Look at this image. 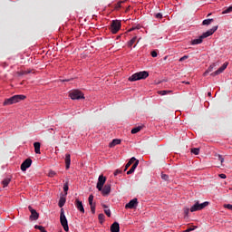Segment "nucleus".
Instances as JSON below:
<instances>
[{"label":"nucleus","instance_id":"obj_42","mask_svg":"<svg viewBox=\"0 0 232 232\" xmlns=\"http://www.w3.org/2000/svg\"><path fill=\"white\" fill-rule=\"evenodd\" d=\"M218 160L221 162V164H223V162H224V158L222 157V155H218Z\"/></svg>","mask_w":232,"mask_h":232},{"label":"nucleus","instance_id":"obj_16","mask_svg":"<svg viewBox=\"0 0 232 232\" xmlns=\"http://www.w3.org/2000/svg\"><path fill=\"white\" fill-rule=\"evenodd\" d=\"M34 153H36L37 155H40L41 154V143L36 141L34 143Z\"/></svg>","mask_w":232,"mask_h":232},{"label":"nucleus","instance_id":"obj_9","mask_svg":"<svg viewBox=\"0 0 232 232\" xmlns=\"http://www.w3.org/2000/svg\"><path fill=\"white\" fill-rule=\"evenodd\" d=\"M138 205H139L138 199L133 198L125 205V209H135V208H137Z\"/></svg>","mask_w":232,"mask_h":232},{"label":"nucleus","instance_id":"obj_17","mask_svg":"<svg viewBox=\"0 0 232 232\" xmlns=\"http://www.w3.org/2000/svg\"><path fill=\"white\" fill-rule=\"evenodd\" d=\"M72 162L70 154H65V168L66 169H70V164Z\"/></svg>","mask_w":232,"mask_h":232},{"label":"nucleus","instance_id":"obj_24","mask_svg":"<svg viewBox=\"0 0 232 232\" xmlns=\"http://www.w3.org/2000/svg\"><path fill=\"white\" fill-rule=\"evenodd\" d=\"M135 160H137V159H135V157H132L129 162L125 165L126 169H128V168H130V166H131V164H133V162H135Z\"/></svg>","mask_w":232,"mask_h":232},{"label":"nucleus","instance_id":"obj_41","mask_svg":"<svg viewBox=\"0 0 232 232\" xmlns=\"http://www.w3.org/2000/svg\"><path fill=\"white\" fill-rule=\"evenodd\" d=\"M155 17H156V19H162V14L157 13V14H155Z\"/></svg>","mask_w":232,"mask_h":232},{"label":"nucleus","instance_id":"obj_39","mask_svg":"<svg viewBox=\"0 0 232 232\" xmlns=\"http://www.w3.org/2000/svg\"><path fill=\"white\" fill-rule=\"evenodd\" d=\"M92 215H95V205L90 206Z\"/></svg>","mask_w":232,"mask_h":232},{"label":"nucleus","instance_id":"obj_45","mask_svg":"<svg viewBox=\"0 0 232 232\" xmlns=\"http://www.w3.org/2000/svg\"><path fill=\"white\" fill-rule=\"evenodd\" d=\"M135 170H133V169H130L128 171H127V175H131L132 173H134Z\"/></svg>","mask_w":232,"mask_h":232},{"label":"nucleus","instance_id":"obj_31","mask_svg":"<svg viewBox=\"0 0 232 232\" xmlns=\"http://www.w3.org/2000/svg\"><path fill=\"white\" fill-rule=\"evenodd\" d=\"M159 95H168V93H171V91H159Z\"/></svg>","mask_w":232,"mask_h":232},{"label":"nucleus","instance_id":"obj_7","mask_svg":"<svg viewBox=\"0 0 232 232\" xmlns=\"http://www.w3.org/2000/svg\"><path fill=\"white\" fill-rule=\"evenodd\" d=\"M104 184H106V177L100 175L96 185L98 191L102 190V188H104Z\"/></svg>","mask_w":232,"mask_h":232},{"label":"nucleus","instance_id":"obj_38","mask_svg":"<svg viewBox=\"0 0 232 232\" xmlns=\"http://www.w3.org/2000/svg\"><path fill=\"white\" fill-rule=\"evenodd\" d=\"M186 59H189V56L184 55L179 59V62L182 63V61H186Z\"/></svg>","mask_w":232,"mask_h":232},{"label":"nucleus","instance_id":"obj_46","mask_svg":"<svg viewBox=\"0 0 232 232\" xmlns=\"http://www.w3.org/2000/svg\"><path fill=\"white\" fill-rule=\"evenodd\" d=\"M225 208H227V209H230L232 211V205L231 204L225 205Z\"/></svg>","mask_w":232,"mask_h":232},{"label":"nucleus","instance_id":"obj_5","mask_svg":"<svg viewBox=\"0 0 232 232\" xmlns=\"http://www.w3.org/2000/svg\"><path fill=\"white\" fill-rule=\"evenodd\" d=\"M207 206H209V202L205 201L203 203H198L196 202L191 208H190V211L191 213H195V211H200L202 209H204V208H207Z\"/></svg>","mask_w":232,"mask_h":232},{"label":"nucleus","instance_id":"obj_55","mask_svg":"<svg viewBox=\"0 0 232 232\" xmlns=\"http://www.w3.org/2000/svg\"><path fill=\"white\" fill-rule=\"evenodd\" d=\"M209 15H211V14H209L208 15V17H209Z\"/></svg>","mask_w":232,"mask_h":232},{"label":"nucleus","instance_id":"obj_22","mask_svg":"<svg viewBox=\"0 0 232 232\" xmlns=\"http://www.w3.org/2000/svg\"><path fill=\"white\" fill-rule=\"evenodd\" d=\"M213 18H211V19H206V20H204L203 22H202V24L204 25V26H209V24H211V23H213Z\"/></svg>","mask_w":232,"mask_h":232},{"label":"nucleus","instance_id":"obj_21","mask_svg":"<svg viewBox=\"0 0 232 232\" xmlns=\"http://www.w3.org/2000/svg\"><path fill=\"white\" fill-rule=\"evenodd\" d=\"M64 204H66V198L61 197L58 203L59 208H63Z\"/></svg>","mask_w":232,"mask_h":232},{"label":"nucleus","instance_id":"obj_36","mask_svg":"<svg viewBox=\"0 0 232 232\" xmlns=\"http://www.w3.org/2000/svg\"><path fill=\"white\" fill-rule=\"evenodd\" d=\"M195 229H197V227H192L187 228L184 232L195 231Z\"/></svg>","mask_w":232,"mask_h":232},{"label":"nucleus","instance_id":"obj_8","mask_svg":"<svg viewBox=\"0 0 232 232\" xmlns=\"http://www.w3.org/2000/svg\"><path fill=\"white\" fill-rule=\"evenodd\" d=\"M217 30H218V25L213 26L210 30H208V31H207V32L202 34L201 39H206V38L213 35V34L216 33Z\"/></svg>","mask_w":232,"mask_h":232},{"label":"nucleus","instance_id":"obj_20","mask_svg":"<svg viewBox=\"0 0 232 232\" xmlns=\"http://www.w3.org/2000/svg\"><path fill=\"white\" fill-rule=\"evenodd\" d=\"M202 41H204V39L202 36H199V38L192 40L191 44H202Z\"/></svg>","mask_w":232,"mask_h":232},{"label":"nucleus","instance_id":"obj_51","mask_svg":"<svg viewBox=\"0 0 232 232\" xmlns=\"http://www.w3.org/2000/svg\"><path fill=\"white\" fill-rule=\"evenodd\" d=\"M133 30H135L134 28H131V29H130V32H133Z\"/></svg>","mask_w":232,"mask_h":232},{"label":"nucleus","instance_id":"obj_47","mask_svg":"<svg viewBox=\"0 0 232 232\" xmlns=\"http://www.w3.org/2000/svg\"><path fill=\"white\" fill-rule=\"evenodd\" d=\"M184 213L185 215H188L189 214V209L188 208H184Z\"/></svg>","mask_w":232,"mask_h":232},{"label":"nucleus","instance_id":"obj_19","mask_svg":"<svg viewBox=\"0 0 232 232\" xmlns=\"http://www.w3.org/2000/svg\"><path fill=\"white\" fill-rule=\"evenodd\" d=\"M215 66H217L216 63H212L208 70L204 72V77H206V75H208V73H211V72H213V69L215 68Z\"/></svg>","mask_w":232,"mask_h":232},{"label":"nucleus","instance_id":"obj_18","mask_svg":"<svg viewBox=\"0 0 232 232\" xmlns=\"http://www.w3.org/2000/svg\"><path fill=\"white\" fill-rule=\"evenodd\" d=\"M121 144V140L114 139L109 144L110 148H115V146Z\"/></svg>","mask_w":232,"mask_h":232},{"label":"nucleus","instance_id":"obj_35","mask_svg":"<svg viewBox=\"0 0 232 232\" xmlns=\"http://www.w3.org/2000/svg\"><path fill=\"white\" fill-rule=\"evenodd\" d=\"M161 179H163V180H169V176H168L167 174H161Z\"/></svg>","mask_w":232,"mask_h":232},{"label":"nucleus","instance_id":"obj_4","mask_svg":"<svg viewBox=\"0 0 232 232\" xmlns=\"http://www.w3.org/2000/svg\"><path fill=\"white\" fill-rule=\"evenodd\" d=\"M69 97L72 101H79V99H84V93L79 90H73L69 92Z\"/></svg>","mask_w":232,"mask_h":232},{"label":"nucleus","instance_id":"obj_12","mask_svg":"<svg viewBox=\"0 0 232 232\" xmlns=\"http://www.w3.org/2000/svg\"><path fill=\"white\" fill-rule=\"evenodd\" d=\"M100 191H102L103 197H108V194L111 192V185L106 184Z\"/></svg>","mask_w":232,"mask_h":232},{"label":"nucleus","instance_id":"obj_50","mask_svg":"<svg viewBox=\"0 0 232 232\" xmlns=\"http://www.w3.org/2000/svg\"><path fill=\"white\" fill-rule=\"evenodd\" d=\"M69 80H63V82H68Z\"/></svg>","mask_w":232,"mask_h":232},{"label":"nucleus","instance_id":"obj_15","mask_svg":"<svg viewBox=\"0 0 232 232\" xmlns=\"http://www.w3.org/2000/svg\"><path fill=\"white\" fill-rule=\"evenodd\" d=\"M111 232H120V231H121V227H120L119 223L114 222V223L111 226Z\"/></svg>","mask_w":232,"mask_h":232},{"label":"nucleus","instance_id":"obj_49","mask_svg":"<svg viewBox=\"0 0 232 232\" xmlns=\"http://www.w3.org/2000/svg\"><path fill=\"white\" fill-rule=\"evenodd\" d=\"M102 208H104V209H107V208H108V206L103 205Z\"/></svg>","mask_w":232,"mask_h":232},{"label":"nucleus","instance_id":"obj_52","mask_svg":"<svg viewBox=\"0 0 232 232\" xmlns=\"http://www.w3.org/2000/svg\"><path fill=\"white\" fill-rule=\"evenodd\" d=\"M208 97H211V92H208Z\"/></svg>","mask_w":232,"mask_h":232},{"label":"nucleus","instance_id":"obj_28","mask_svg":"<svg viewBox=\"0 0 232 232\" xmlns=\"http://www.w3.org/2000/svg\"><path fill=\"white\" fill-rule=\"evenodd\" d=\"M191 153H193L194 155H198V153H200V149L193 148L191 149Z\"/></svg>","mask_w":232,"mask_h":232},{"label":"nucleus","instance_id":"obj_26","mask_svg":"<svg viewBox=\"0 0 232 232\" xmlns=\"http://www.w3.org/2000/svg\"><path fill=\"white\" fill-rule=\"evenodd\" d=\"M140 130H142V127L138 126V127L133 128V129L131 130V133H132V134L139 133V131H140Z\"/></svg>","mask_w":232,"mask_h":232},{"label":"nucleus","instance_id":"obj_13","mask_svg":"<svg viewBox=\"0 0 232 232\" xmlns=\"http://www.w3.org/2000/svg\"><path fill=\"white\" fill-rule=\"evenodd\" d=\"M227 64H229V63H225L218 70L212 72L210 75H212V77H216V75H220V73H222V72H224V70H226V68H227Z\"/></svg>","mask_w":232,"mask_h":232},{"label":"nucleus","instance_id":"obj_27","mask_svg":"<svg viewBox=\"0 0 232 232\" xmlns=\"http://www.w3.org/2000/svg\"><path fill=\"white\" fill-rule=\"evenodd\" d=\"M88 200H89V205H90V206H95V203H93V194H91V195L89 196Z\"/></svg>","mask_w":232,"mask_h":232},{"label":"nucleus","instance_id":"obj_23","mask_svg":"<svg viewBox=\"0 0 232 232\" xmlns=\"http://www.w3.org/2000/svg\"><path fill=\"white\" fill-rule=\"evenodd\" d=\"M135 41H137V36H134L131 40L129 41L128 43L129 48H131L133 44H135Z\"/></svg>","mask_w":232,"mask_h":232},{"label":"nucleus","instance_id":"obj_40","mask_svg":"<svg viewBox=\"0 0 232 232\" xmlns=\"http://www.w3.org/2000/svg\"><path fill=\"white\" fill-rule=\"evenodd\" d=\"M123 2H118L116 6H115V9L116 10H119V8H121V5H122Z\"/></svg>","mask_w":232,"mask_h":232},{"label":"nucleus","instance_id":"obj_10","mask_svg":"<svg viewBox=\"0 0 232 232\" xmlns=\"http://www.w3.org/2000/svg\"><path fill=\"white\" fill-rule=\"evenodd\" d=\"M28 209L31 213L30 220H38L39 219V213H37V210L34 209L32 208V206H29Z\"/></svg>","mask_w":232,"mask_h":232},{"label":"nucleus","instance_id":"obj_25","mask_svg":"<svg viewBox=\"0 0 232 232\" xmlns=\"http://www.w3.org/2000/svg\"><path fill=\"white\" fill-rule=\"evenodd\" d=\"M10 179L7 178V179H5L3 181H2V184L4 186V188H6L9 184H10Z\"/></svg>","mask_w":232,"mask_h":232},{"label":"nucleus","instance_id":"obj_3","mask_svg":"<svg viewBox=\"0 0 232 232\" xmlns=\"http://www.w3.org/2000/svg\"><path fill=\"white\" fill-rule=\"evenodd\" d=\"M60 222L64 229V231H70V227H68V219H66V216L64 215V208H61L60 212Z\"/></svg>","mask_w":232,"mask_h":232},{"label":"nucleus","instance_id":"obj_29","mask_svg":"<svg viewBox=\"0 0 232 232\" xmlns=\"http://www.w3.org/2000/svg\"><path fill=\"white\" fill-rule=\"evenodd\" d=\"M232 12V5H230L229 7H227V9H225L222 14H231Z\"/></svg>","mask_w":232,"mask_h":232},{"label":"nucleus","instance_id":"obj_37","mask_svg":"<svg viewBox=\"0 0 232 232\" xmlns=\"http://www.w3.org/2000/svg\"><path fill=\"white\" fill-rule=\"evenodd\" d=\"M54 175H56V173L53 170H50L48 173V177H51V178H53Z\"/></svg>","mask_w":232,"mask_h":232},{"label":"nucleus","instance_id":"obj_2","mask_svg":"<svg viewBox=\"0 0 232 232\" xmlns=\"http://www.w3.org/2000/svg\"><path fill=\"white\" fill-rule=\"evenodd\" d=\"M148 77H150V72L142 71L132 74L130 77H129V81L130 82H134L135 81L148 79Z\"/></svg>","mask_w":232,"mask_h":232},{"label":"nucleus","instance_id":"obj_54","mask_svg":"<svg viewBox=\"0 0 232 232\" xmlns=\"http://www.w3.org/2000/svg\"><path fill=\"white\" fill-rule=\"evenodd\" d=\"M186 84H189V82H186Z\"/></svg>","mask_w":232,"mask_h":232},{"label":"nucleus","instance_id":"obj_14","mask_svg":"<svg viewBox=\"0 0 232 232\" xmlns=\"http://www.w3.org/2000/svg\"><path fill=\"white\" fill-rule=\"evenodd\" d=\"M74 205L80 213H84V206L82 205V201L79 200V198H76Z\"/></svg>","mask_w":232,"mask_h":232},{"label":"nucleus","instance_id":"obj_1","mask_svg":"<svg viewBox=\"0 0 232 232\" xmlns=\"http://www.w3.org/2000/svg\"><path fill=\"white\" fill-rule=\"evenodd\" d=\"M24 99H26L25 95H23V94L14 95L11 98L5 99L4 102V106L17 104V102H21V101H24Z\"/></svg>","mask_w":232,"mask_h":232},{"label":"nucleus","instance_id":"obj_6","mask_svg":"<svg viewBox=\"0 0 232 232\" xmlns=\"http://www.w3.org/2000/svg\"><path fill=\"white\" fill-rule=\"evenodd\" d=\"M121 21L119 20H113L111 24V34H117L119 30H121Z\"/></svg>","mask_w":232,"mask_h":232},{"label":"nucleus","instance_id":"obj_48","mask_svg":"<svg viewBox=\"0 0 232 232\" xmlns=\"http://www.w3.org/2000/svg\"><path fill=\"white\" fill-rule=\"evenodd\" d=\"M219 178L220 179H227V176H226V174H219Z\"/></svg>","mask_w":232,"mask_h":232},{"label":"nucleus","instance_id":"obj_33","mask_svg":"<svg viewBox=\"0 0 232 232\" xmlns=\"http://www.w3.org/2000/svg\"><path fill=\"white\" fill-rule=\"evenodd\" d=\"M98 218L101 224H102V222H104V214H99Z\"/></svg>","mask_w":232,"mask_h":232},{"label":"nucleus","instance_id":"obj_11","mask_svg":"<svg viewBox=\"0 0 232 232\" xmlns=\"http://www.w3.org/2000/svg\"><path fill=\"white\" fill-rule=\"evenodd\" d=\"M30 166H32V159L28 158L21 164V169L26 171Z\"/></svg>","mask_w":232,"mask_h":232},{"label":"nucleus","instance_id":"obj_34","mask_svg":"<svg viewBox=\"0 0 232 232\" xmlns=\"http://www.w3.org/2000/svg\"><path fill=\"white\" fill-rule=\"evenodd\" d=\"M104 213H105V215H107V217H109V218L111 217V211L110 209L105 208Z\"/></svg>","mask_w":232,"mask_h":232},{"label":"nucleus","instance_id":"obj_43","mask_svg":"<svg viewBox=\"0 0 232 232\" xmlns=\"http://www.w3.org/2000/svg\"><path fill=\"white\" fill-rule=\"evenodd\" d=\"M120 173H122V170H121V169H116V170L114 171V176L117 177V175H119Z\"/></svg>","mask_w":232,"mask_h":232},{"label":"nucleus","instance_id":"obj_32","mask_svg":"<svg viewBox=\"0 0 232 232\" xmlns=\"http://www.w3.org/2000/svg\"><path fill=\"white\" fill-rule=\"evenodd\" d=\"M137 166H139V160H136L134 161V164L132 165V167L130 169L135 171V169H137Z\"/></svg>","mask_w":232,"mask_h":232},{"label":"nucleus","instance_id":"obj_44","mask_svg":"<svg viewBox=\"0 0 232 232\" xmlns=\"http://www.w3.org/2000/svg\"><path fill=\"white\" fill-rule=\"evenodd\" d=\"M150 55H151V57H157V51H152L151 53H150Z\"/></svg>","mask_w":232,"mask_h":232},{"label":"nucleus","instance_id":"obj_30","mask_svg":"<svg viewBox=\"0 0 232 232\" xmlns=\"http://www.w3.org/2000/svg\"><path fill=\"white\" fill-rule=\"evenodd\" d=\"M68 189H70V188L68 187V181H67L63 185V191H64L65 195H68Z\"/></svg>","mask_w":232,"mask_h":232},{"label":"nucleus","instance_id":"obj_53","mask_svg":"<svg viewBox=\"0 0 232 232\" xmlns=\"http://www.w3.org/2000/svg\"><path fill=\"white\" fill-rule=\"evenodd\" d=\"M127 170H128V169H126V166H125L124 171H127Z\"/></svg>","mask_w":232,"mask_h":232}]
</instances>
